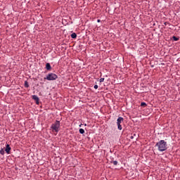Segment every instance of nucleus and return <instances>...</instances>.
Here are the masks:
<instances>
[{"mask_svg": "<svg viewBox=\"0 0 180 180\" xmlns=\"http://www.w3.org/2000/svg\"><path fill=\"white\" fill-rule=\"evenodd\" d=\"M32 99H34V101H35L37 105H39V101H40V99L39 98V97L36 95L32 96Z\"/></svg>", "mask_w": 180, "mask_h": 180, "instance_id": "nucleus-6", "label": "nucleus"}, {"mask_svg": "<svg viewBox=\"0 0 180 180\" xmlns=\"http://www.w3.org/2000/svg\"><path fill=\"white\" fill-rule=\"evenodd\" d=\"M71 37H72V39H77V34L75 32H73L71 34Z\"/></svg>", "mask_w": 180, "mask_h": 180, "instance_id": "nucleus-8", "label": "nucleus"}, {"mask_svg": "<svg viewBox=\"0 0 180 180\" xmlns=\"http://www.w3.org/2000/svg\"><path fill=\"white\" fill-rule=\"evenodd\" d=\"M105 81V78H101L100 79V82H103Z\"/></svg>", "mask_w": 180, "mask_h": 180, "instance_id": "nucleus-15", "label": "nucleus"}, {"mask_svg": "<svg viewBox=\"0 0 180 180\" xmlns=\"http://www.w3.org/2000/svg\"><path fill=\"white\" fill-rule=\"evenodd\" d=\"M111 162L113 164V165H117V161H116V160L112 161Z\"/></svg>", "mask_w": 180, "mask_h": 180, "instance_id": "nucleus-14", "label": "nucleus"}, {"mask_svg": "<svg viewBox=\"0 0 180 180\" xmlns=\"http://www.w3.org/2000/svg\"><path fill=\"white\" fill-rule=\"evenodd\" d=\"M11 146H9V144H7L6 146V149H5V151L7 154H11Z\"/></svg>", "mask_w": 180, "mask_h": 180, "instance_id": "nucleus-5", "label": "nucleus"}, {"mask_svg": "<svg viewBox=\"0 0 180 180\" xmlns=\"http://www.w3.org/2000/svg\"><path fill=\"white\" fill-rule=\"evenodd\" d=\"M141 106H147V104L144 102L141 103Z\"/></svg>", "mask_w": 180, "mask_h": 180, "instance_id": "nucleus-13", "label": "nucleus"}, {"mask_svg": "<svg viewBox=\"0 0 180 180\" xmlns=\"http://www.w3.org/2000/svg\"><path fill=\"white\" fill-rule=\"evenodd\" d=\"M46 68L48 71H50V70H51V65H50V63H46Z\"/></svg>", "mask_w": 180, "mask_h": 180, "instance_id": "nucleus-7", "label": "nucleus"}, {"mask_svg": "<svg viewBox=\"0 0 180 180\" xmlns=\"http://www.w3.org/2000/svg\"><path fill=\"white\" fill-rule=\"evenodd\" d=\"M79 131L80 134H84V133H85V130H84V129H80L79 130Z\"/></svg>", "mask_w": 180, "mask_h": 180, "instance_id": "nucleus-10", "label": "nucleus"}, {"mask_svg": "<svg viewBox=\"0 0 180 180\" xmlns=\"http://www.w3.org/2000/svg\"><path fill=\"white\" fill-rule=\"evenodd\" d=\"M130 139H134V136H131Z\"/></svg>", "mask_w": 180, "mask_h": 180, "instance_id": "nucleus-17", "label": "nucleus"}, {"mask_svg": "<svg viewBox=\"0 0 180 180\" xmlns=\"http://www.w3.org/2000/svg\"><path fill=\"white\" fill-rule=\"evenodd\" d=\"M94 89H98V85H94Z\"/></svg>", "mask_w": 180, "mask_h": 180, "instance_id": "nucleus-16", "label": "nucleus"}, {"mask_svg": "<svg viewBox=\"0 0 180 180\" xmlns=\"http://www.w3.org/2000/svg\"><path fill=\"white\" fill-rule=\"evenodd\" d=\"M58 78V76L54 73H49L46 77H44V79H47V81H55V79H57Z\"/></svg>", "mask_w": 180, "mask_h": 180, "instance_id": "nucleus-2", "label": "nucleus"}, {"mask_svg": "<svg viewBox=\"0 0 180 180\" xmlns=\"http://www.w3.org/2000/svg\"><path fill=\"white\" fill-rule=\"evenodd\" d=\"M172 39H173V40H174V41H178V40H179V38H178L175 36H173Z\"/></svg>", "mask_w": 180, "mask_h": 180, "instance_id": "nucleus-11", "label": "nucleus"}, {"mask_svg": "<svg viewBox=\"0 0 180 180\" xmlns=\"http://www.w3.org/2000/svg\"><path fill=\"white\" fill-rule=\"evenodd\" d=\"M134 136L137 137V135L136 134H134Z\"/></svg>", "mask_w": 180, "mask_h": 180, "instance_id": "nucleus-18", "label": "nucleus"}, {"mask_svg": "<svg viewBox=\"0 0 180 180\" xmlns=\"http://www.w3.org/2000/svg\"><path fill=\"white\" fill-rule=\"evenodd\" d=\"M24 85H25V88H29V82H27V81L25 82V84Z\"/></svg>", "mask_w": 180, "mask_h": 180, "instance_id": "nucleus-9", "label": "nucleus"}, {"mask_svg": "<svg viewBox=\"0 0 180 180\" xmlns=\"http://www.w3.org/2000/svg\"><path fill=\"white\" fill-rule=\"evenodd\" d=\"M51 129L56 133L58 132V129H60V121L56 120V122L51 125Z\"/></svg>", "mask_w": 180, "mask_h": 180, "instance_id": "nucleus-3", "label": "nucleus"}, {"mask_svg": "<svg viewBox=\"0 0 180 180\" xmlns=\"http://www.w3.org/2000/svg\"><path fill=\"white\" fill-rule=\"evenodd\" d=\"M97 22L99 23V22H101V20H98Z\"/></svg>", "mask_w": 180, "mask_h": 180, "instance_id": "nucleus-19", "label": "nucleus"}, {"mask_svg": "<svg viewBox=\"0 0 180 180\" xmlns=\"http://www.w3.org/2000/svg\"><path fill=\"white\" fill-rule=\"evenodd\" d=\"M155 146L158 147L159 151H166L168 145L167 144V141L161 140Z\"/></svg>", "mask_w": 180, "mask_h": 180, "instance_id": "nucleus-1", "label": "nucleus"}, {"mask_svg": "<svg viewBox=\"0 0 180 180\" xmlns=\"http://www.w3.org/2000/svg\"><path fill=\"white\" fill-rule=\"evenodd\" d=\"M124 119L122 117H118L117 120V127H118V130H122V123L123 122Z\"/></svg>", "mask_w": 180, "mask_h": 180, "instance_id": "nucleus-4", "label": "nucleus"}, {"mask_svg": "<svg viewBox=\"0 0 180 180\" xmlns=\"http://www.w3.org/2000/svg\"><path fill=\"white\" fill-rule=\"evenodd\" d=\"M0 154H1V155H4L5 154V150L1 149V150H0Z\"/></svg>", "mask_w": 180, "mask_h": 180, "instance_id": "nucleus-12", "label": "nucleus"}]
</instances>
